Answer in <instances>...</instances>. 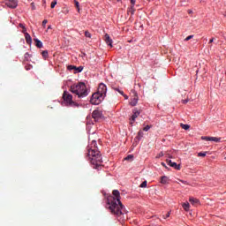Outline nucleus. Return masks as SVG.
<instances>
[{"instance_id":"6ab92c4d","label":"nucleus","mask_w":226,"mask_h":226,"mask_svg":"<svg viewBox=\"0 0 226 226\" xmlns=\"http://www.w3.org/2000/svg\"><path fill=\"white\" fill-rule=\"evenodd\" d=\"M138 102H139V97L136 96V97H134L133 100L132 101L131 105H132V107H135V105H137Z\"/></svg>"},{"instance_id":"f8f14e48","label":"nucleus","mask_w":226,"mask_h":226,"mask_svg":"<svg viewBox=\"0 0 226 226\" xmlns=\"http://www.w3.org/2000/svg\"><path fill=\"white\" fill-rule=\"evenodd\" d=\"M138 116H140V111H139V109H133L132 110V116L131 117V124H133V123L135 122V118L138 117Z\"/></svg>"},{"instance_id":"dca6fc26","label":"nucleus","mask_w":226,"mask_h":226,"mask_svg":"<svg viewBox=\"0 0 226 226\" xmlns=\"http://www.w3.org/2000/svg\"><path fill=\"white\" fill-rule=\"evenodd\" d=\"M35 41V45L36 47H38V49H41V47H43V42H41V41L38 40V39H34Z\"/></svg>"},{"instance_id":"72a5a7b5","label":"nucleus","mask_w":226,"mask_h":226,"mask_svg":"<svg viewBox=\"0 0 226 226\" xmlns=\"http://www.w3.org/2000/svg\"><path fill=\"white\" fill-rule=\"evenodd\" d=\"M48 22H49V20L44 19V20L42 21V27H45V26H47Z\"/></svg>"},{"instance_id":"473e14b6","label":"nucleus","mask_w":226,"mask_h":226,"mask_svg":"<svg viewBox=\"0 0 226 226\" xmlns=\"http://www.w3.org/2000/svg\"><path fill=\"white\" fill-rule=\"evenodd\" d=\"M56 4H57V2L56 1H53L51 3V8H56Z\"/></svg>"},{"instance_id":"1a4fd4ad","label":"nucleus","mask_w":226,"mask_h":226,"mask_svg":"<svg viewBox=\"0 0 226 226\" xmlns=\"http://www.w3.org/2000/svg\"><path fill=\"white\" fill-rule=\"evenodd\" d=\"M5 4L9 8H16L19 4L17 3V0H6Z\"/></svg>"},{"instance_id":"c03bdc74","label":"nucleus","mask_w":226,"mask_h":226,"mask_svg":"<svg viewBox=\"0 0 226 226\" xmlns=\"http://www.w3.org/2000/svg\"><path fill=\"white\" fill-rule=\"evenodd\" d=\"M48 29H52V27L49 26L48 27Z\"/></svg>"},{"instance_id":"f03ea898","label":"nucleus","mask_w":226,"mask_h":226,"mask_svg":"<svg viewBox=\"0 0 226 226\" xmlns=\"http://www.w3.org/2000/svg\"><path fill=\"white\" fill-rule=\"evenodd\" d=\"M87 156L94 166V169L102 167L103 161L102 159V154L100 153V150H98L96 140H92L91 144L87 147Z\"/></svg>"},{"instance_id":"39448f33","label":"nucleus","mask_w":226,"mask_h":226,"mask_svg":"<svg viewBox=\"0 0 226 226\" xmlns=\"http://www.w3.org/2000/svg\"><path fill=\"white\" fill-rule=\"evenodd\" d=\"M104 96L101 94H98L97 92L92 94V97L90 99V102L92 105H100L102 102L104 100Z\"/></svg>"},{"instance_id":"2f4dec72","label":"nucleus","mask_w":226,"mask_h":226,"mask_svg":"<svg viewBox=\"0 0 226 226\" xmlns=\"http://www.w3.org/2000/svg\"><path fill=\"white\" fill-rule=\"evenodd\" d=\"M25 68H26V71H29V70L33 69V65H30V64L29 65H26Z\"/></svg>"},{"instance_id":"412c9836","label":"nucleus","mask_w":226,"mask_h":226,"mask_svg":"<svg viewBox=\"0 0 226 226\" xmlns=\"http://www.w3.org/2000/svg\"><path fill=\"white\" fill-rule=\"evenodd\" d=\"M142 137H144V132L139 131L136 139H138V140H140V139H142Z\"/></svg>"},{"instance_id":"49530a36","label":"nucleus","mask_w":226,"mask_h":226,"mask_svg":"<svg viewBox=\"0 0 226 226\" xmlns=\"http://www.w3.org/2000/svg\"><path fill=\"white\" fill-rule=\"evenodd\" d=\"M225 74H226V72H225Z\"/></svg>"},{"instance_id":"cd10ccee","label":"nucleus","mask_w":226,"mask_h":226,"mask_svg":"<svg viewBox=\"0 0 226 226\" xmlns=\"http://www.w3.org/2000/svg\"><path fill=\"white\" fill-rule=\"evenodd\" d=\"M124 160H126V161L133 160V155L129 154V155H127V156L124 158Z\"/></svg>"},{"instance_id":"a211bd4d","label":"nucleus","mask_w":226,"mask_h":226,"mask_svg":"<svg viewBox=\"0 0 226 226\" xmlns=\"http://www.w3.org/2000/svg\"><path fill=\"white\" fill-rule=\"evenodd\" d=\"M182 207H184L185 211H190V203L188 202L183 203Z\"/></svg>"},{"instance_id":"9d476101","label":"nucleus","mask_w":226,"mask_h":226,"mask_svg":"<svg viewBox=\"0 0 226 226\" xmlns=\"http://www.w3.org/2000/svg\"><path fill=\"white\" fill-rule=\"evenodd\" d=\"M67 69L70 71L74 70L75 73H80V72H82V70H84V67H82V66L77 67L75 65H68Z\"/></svg>"},{"instance_id":"7ed1b4c3","label":"nucleus","mask_w":226,"mask_h":226,"mask_svg":"<svg viewBox=\"0 0 226 226\" xmlns=\"http://www.w3.org/2000/svg\"><path fill=\"white\" fill-rule=\"evenodd\" d=\"M69 91H71L72 94H76L78 98H86V96L89 94V90H87V87H86L84 82L72 85Z\"/></svg>"},{"instance_id":"c85d7f7f","label":"nucleus","mask_w":226,"mask_h":226,"mask_svg":"<svg viewBox=\"0 0 226 226\" xmlns=\"http://www.w3.org/2000/svg\"><path fill=\"white\" fill-rule=\"evenodd\" d=\"M147 186V181H144L141 185H140V188H146Z\"/></svg>"},{"instance_id":"a18cd8bd","label":"nucleus","mask_w":226,"mask_h":226,"mask_svg":"<svg viewBox=\"0 0 226 226\" xmlns=\"http://www.w3.org/2000/svg\"><path fill=\"white\" fill-rule=\"evenodd\" d=\"M23 33H26V28H25V29H23Z\"/></svg>"},{"instance_id":"b1692460","label":"nucleus","mask_w":226,"mask_h":226,"mask_svg":"<svg viewBox=\"0 0 226 226\" xmlns=\"http://www.w3.org/2000/svg\"><path fill=\"white\" fill-rule=\"evenodd\" d=\"M181 128H183V130H190V125L185 124H181Z\"/></svg>"},{"instance_id":"37998d69","label":"nucleus","mask_w":226,"mask_h":226,"mask_svg":"<svg viewBox=\"0 0 226 226\" xmlns=\"http://www.w3.org/2000/svg\"><path fill=\"white\" fill-rule=\"evenodd\" d=\"M25 57H29V53H26Z\"/></svg>"},{"instance_id":"f257e3e1","label":"nucleus","mask_w":226,"mask_h":226,"mask_svg":"<svg viewBox=\"0 0 226 226\" xmlns=\"http://www.w3.org/2000/svg\"><path fill=\"white\" fill-rule=\"evenodd\" d=\"M113 195V196H112ZM112 195L108 196L107 204L111 215L121 216L124 213V207L121 203V193L117 190H113Z\"/></svg>"},{"instance_id":"c756f323","label":"nucleus","mask_w":226,"mask_h":226,"mask_svg":"<svg viewBox=\"0 0 226 226\" xmlns=\"http://www.w3.org/2000/svg\"><path fill=\"white\" fill-rule=\"evenodd\" d=\"M192 38H193V35H189L185 39V41H190V40H192Z\"/></svg>"},{"instance_id":"6e6552de","label":"nucleus","mask_w":226,"mask_h":226,"mask_svg":"<svg viewBox=\"0 0 226 226\" xmlns=\"http://www.w3.org/2000/svg\"><path fill=\"white\" fill-rule=\"evenodd\" d=\"M202 140H207V142L212 141V142H220L222 140L221 138H216V137H201Z\"/></svg>"},{"instance_id":"5701e85b","label":"nucleus","mask_w":226,"mask_h":226,"mask_svg":"<svg viewBox=\"0 0 226 226\" xmlns=\"http://www.w3.org/2000/svg\"><path fill=\"white\" fill-rule=\"evenodd\" d=\"M129 11H130L131 15H134L135 14V5L132 4Z\"/></svg>"},{"instance_id":"4468645a","label":"nucleus","mask_w":226,"mask_h":226,"mask_svg":"<svg viewBox=\"0 0 226 226\" xmlns=\"http://www.w3.org/2000/svg\"><path fill=\"white\" fill-rule=\"evenodd\" d=\"M25 39L28 45H30V43H32L33 41V39L31 38V35L28 33H25Z\"/></svg>"},{"instance_id":"f3484780","label":"nucleus","mask_w":226,"mask_h":226,"mask_svg":"<svg viewBox=\"0 0 226 226\" xmlns=\"http://www.w3.org/2000/svg\"><path fill=\"white\" fill-rule=\"evenodd\" d=\"M161 183H162V185H167V183H169V177H165V176L162 177Z\"/></svg>"},{"instance_id":"58836bf2","label":"nucleus","mask_w":226,"mask_h":226,"mask_svg":"<svg viewBox=\"0 0 226 226\" xmlns=\"http://www.w3.org/2000/svg\"><path fill=\"white\" fill-rule=\"evenodd\" d=\"M19 27H22V29H26V26H24L23 24H19Z\"/></svg>"},{"instance_id":"2eb2a0df","label":"nucleus","mask_w":226,"mask_h":226,"mask_svg":"<svg viewBox=\"0 0 226 226\" xmlns=\"http://www.w3.org/2000/svg\"><path fill=\"white\" fill-rule=\"evenodd\" d=\"M189 201L191 202V204H192V206H197V204L200 203L199 199H196V198H190Z\"/></svg>"},{"instance_id":"20e7f679","label":"nucleus","mask_w":226,"mask_h":226,"mask_svg":"<svg viewBox=\"0 0 226 226\" xmlns=\"http://www.w3.org/2000/svg\"><path fill=\"white\" fill-rule=\"evenodd\" d=\"M63 100L67 107H79V103L74 102L73 95H72L68 91L64 92Z\"/></svg>"},{"instance_id":"a19ab883","label":"nucleus","mask_w":226,"mask_h":226,"mask_svg":"<svg viewBox=\"0 0 226 226\" xmlns=\"http://www.w3.org/2000/svg\"><path fill=\"white\" fill-rule=\"evenodd\" d=\"M131 4L135 5V0H131Z\"/></svg>"},{"instance_id":"a878e982","label":"nucleus","mask_w":226,"mask_h":226,"mask_svg":"<svg viewBox=\"0 0 226 226\" xmlns=\"http://www.w3.org/2000/svg\"><path fill=\"white\" fill-rule=\"evenodd\" d=\"M206 154H207V152H200L198 154V156H202V158H204L206 156Z\"/></svg>"},{"instance_id":"423d86ee","label":"nucleus","mask_w":226,"mask_h":226,"mask_svg":"<svg viewBox=\"0 0 226 226\" xmlns=\"http://www.w3.org/2000/svg\"><path fill=\"white\" fill-rule=\"evenodd\" d=\"M92 117L95 121V123H98L101 119H103V113L98 109H94L92 113Z\"/></svg>"},{"instance_id":"e433bc0d","label":"nucleus","mask_w":226,"mask_h":226,"mask_svg":"<svg viewBox=\"0 0 226 226\" xmlns=\"http://www.w3.org/2000/svg\"><path fill=\"white\" fill-rule=\"evenodd\" d=\"M31 6H32V10H36V7L34 6V3H32Z\"/></svg>"},{"instance_id":"ea45409f","label":"nucleus","mask_w":226,"mask_h":226,"mask_svg":"<svg viewBox=\"0 0 226 226\" xmlns=\"http://www.w3.org/2000/svg\"><path fill=\"white\" fill-rule=\"evenodd\" d=\"M161 165H162V167H165V169H167V165L165 164V162H162Z\"/></svg>"},{"instance_id":"4c0bfd02","label":"nucleus","mask_w":226,"mask_h":226,"mask_svg":"<svg viewBox=\"0 0 226 226\" xmlns=\"http://www.w3.org/2000/svg\"><path fill=\"white\" fill-rule=\"evenodd\" d=\"M187 102H188V99L182 101V103H184V104H186Z\"/></svg>"},{"instance_id":"c9c22d12","label":"nucleus","mask_w":226,"mask_h":226,"mask_svg":"<svg viewBox=\"0 0 226 226\" xmlns=\"http://www.w3.org/2000/svg\"><path fill=\"white\" fill-rule=\"evenodd\" d=\"M162 156H163V152L159 153L157 158H162Z\"/></svg>"},{"instance_id":"f704fd0d","label":"nucleus","mask_w":226,"mask_h":226,"mask_svg":"<svg viewBox=\"0 0 226 226\" xmlns=\"http://www.w3.org/2000/svg\"><path fill=\"white\" fill-rule=\"evenodd\" d=\"M170 216V212H168L166 215H163V218L166 219V218H169Z\"/></svg>"},{"instance_id":"79ce46f5","label":"nucleus","mask_w":226,"mask_h":226,"mask_svg":"<svg viewBox=\"0 0 226 226\" xmlns=\"http://www.w3.org/2000/svg\"><path fill=\"white\" fill-rule=\"evenodd\" d=\"M215 41V38L210 39L209 43H213Z\"/></svg>"},{"instance_id":"393cba45","label":"nucleus","mask_w":226,"mask_h":226,"mask_svg":"<svg viewBox=\"0 0 226 226\" xmlns=\"http://www.w3.org/2000/svg\"><path fill=\"white\" fill-rule=\"evenodd\" d=\"M74 3H75V6H76L78 11H80V5H79V2L77 0H75Z\"/></svg>"},{"instance_id":"9b49d317","label":"nucleus","mask_w":226,"mask_h":226,"mask_svg":"<svg viewBox=\"0 0 226 226\" xmlns=\"http://www.w3.org/2000/svg\"><path fill=\"white\" fill-rule=\"evenodd\" d=\"M166 162L168 163V165H170V167H173V169H176V170H181V166L178 165L176 162H172L171 160H166Z\"/></svg>"},{"instance_id":"aec40b11","label":"nucleus","mask_w":226,"mask_h":226,"mask_svg":"<svg viewBox=\"0 0 226 226\" xmlns=\"http://www.w3.org/2000/svg\"><path fill=\"white\" fill-rule=\"evenodd\" d=\"M115 91H117V93H119L120 94H122V96H124V98L126 100H128V96L124 95V92L119 88H115Z\"/></svg>"},{"instance_id":"4be33fe9","label":"nucleus","mask_w":226,"mask_h":226,"mask_svg":"<svg viewBox=\"0 0 226 226\" xmlns=\"http://www.w3.org/2000/svg\"><path fill=\"white\" fill-rule=\"evenodd\" d=\"M41 56L43 57V59H47V57H49V51H47V50L42 51Z\"/></svg>"},{"instance_id":"7c9ffc66","label":"nucleus","mask_w":226,"mask_h":226,"mask_svg":"<svg viewBox=\"0 0 226 226\" xmlns=\"http://www.w3.org/2000/svg\"><path fill=\"white\" fill-rule=\"evenodd\" d=\"M85 36H86L87 38H91V33L86 31V32H85Z\"/></svg>"},{"instance_id":"0eeeda50","label":"nucleus","mask_w":226,"mask_h":226,"mask_svg":"<svg viewBox=\"0 0 226 226\" xmlns=\"http://www.w3.org/2000/svg\"><path fill=\"white\" fill-rule=\"evenodd\" d=\"M97 93L102 96H107V86L103 83L99 84Z\"/></svg>"},{"instance_id":"ddd939ff","label":"nucleus","mask_w":226,"mask_h":226,"mask_svg":"<svg viewBox=\"0 0 226 226\" xmlns=\"http://www.w3.org/2000/svg\"><path fill=\"white\" fill-rule=\"evenodd\" d=\"M104 41L109 47H110V49H112V39H110V35H109V34L104 35Z\"/></svg>"},{"instance_id":"bb28decb","label":"nucleus","mask_w":226,"mask_h":226,"mask_svg":"<svg viewBox=\"0 0 226 226\" xmlns=\"http://www.w3.org/2000/svg\"><path fill=\"white\" fill-rule=\"evenodd\" d=\"M149 130H151V126L150 125H147L143 128V132H149Z\"/></svg>"}]
</instances>
